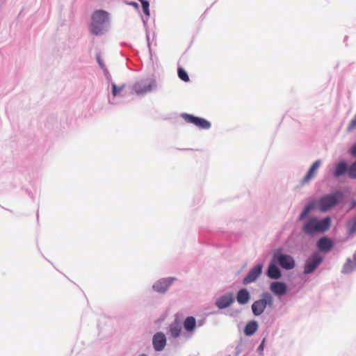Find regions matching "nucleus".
I'll use <instances>...</instances> for the list:
<instances>
[{
  "mask_svg": "<svg viewBox=\"0 0 356 356\" xmlns=\"http://www.w3.org/2000/svg\"><path fill=\"white\" fill-rule=\"evenodd\" d=\"M97 60H98V63H99V65H102V61H101L100 58L99 56L97 57Z\"/></svg>",
  "mask_w": 356,
  "mask_h": 356,
  "instance_id": "nucleus-32",
  "label": "nucleus"
},
{
  "mask_svg": "<svg viewBox=\"0 0 356 356\" xmlns=\"http://www.w3.org/2000/svg\"><path fill=\"white\" fill-rule=\"evenodd\" d=\"M348 175L352 179H356V161L348 168Z\"/></svg>",
  "mask_w": 356,
  "mask_h": 356,
  "instance_id": "nucleus-27",
  "label": "nucleus"
},
{
  "mask_svg": "<svg viewBox=\"0 0 356 356\" xmlns=\"http://www.w3.org/2000/svg\"><path fill=\"white\" fill-rule=\"evenodd\" d=\"M342 195L340 192H336L333 194L326 195L318 200L319 209L325 212L334 208L339 202V200Z\"/></svg>",
  "mask_w": 356,
  "mask_h": 356,
  "instance_id": "nucleus-4",
  "label": "nucleus"
},
{
  "mask_svg": "<svg viewBox=\"0 0 356 356\" xmlns=\"http://www.w3.org/2000/svg\"><path fill=\"white\" fill-rule=\"evenodd\" d=\"M174 280L173 277L161 280L154 284L153 289L159 293H164L168 290Z\"/></svg>",
  "mask_w": 356,
  "mask_h": 356,
  "instance_id": "nucleus-10",
  "label": "nucleus"
},
{
  "mask_svg": "<svg viewBox=\"0 0 356 356\" xmlns=\"http://www.w3.org/2000/svg\"><path fill=\"white\" fill-rule=\"evenodd\" d=\"M347 171V165L346 163L341 162L336 165L335 170L334 172V176L339 177L343 175Z\"/></svg>",
  "mask_w": 356,
  "mask_h": 356,
  "instance_id": "nucleus-21",
  "label": "nucleus"
},
{
  "mask_svg": "<svg viewBox=\"0 0 356 356\" xmlns=\"http://www.w3.org/2000/svg\"><path fill=\"white\" fill-rule=\"evenodd\" d=\"M317 247L321 251L328 252L333 248V242L329 238L322 237L318 241Z\"/></svg>",
  "mask_w": 356,
  "mask_h": 356,
  "instance_id": "nucleus-14",
  "label": "nucleus"
},
{
  "mask_svg": "<svg viewBox=\"0 0 356 356\" xmlns=\"http://www.w3.org/2000/svg\"><path fill=\"white\" fill-rule=\"evenodd\" d=\"M356 268V261H352L350 259H348L346 264L343 266L342 273H349L352 272Z\"/></svg>",
  "mask_w": 356,
  "mask_h": 356,
  "instance_id": "nucleus-22",
  "label": "nucleus"
},
{
  "mask_svg": "<svg viewBox=\"0 0 356 356\" xmlns=\"http://www.w3.org/2000/svg\"><path fill=\"white\" fill-rule=\"evenodd\" d=\"M102 24H98L97 23L92 22L91 25H90L91 32L94 35H96L101 34L102 31Z\"/></svg>",
  "mask_w": 356,
  "mask_h": 356,
  "instance_id": "nucleus-24",
  "label": "nucleus"
},
{
  "mask_svg": "<svg viewBox=\"0 0 356 356\" xmlns=\"http://www.w3.org/2000/svg\"><path fill=\"white\" fill-rule=\"evenodd\" d=\"M321 165V161L317 160L309 168L308 172L305 176V177L302 180V184H305L307 182H309L315 176V174L318 169L319 168Z\"/></svg>",
  "mask_w": 356,
  "mask_h": 356,
  "instance_id": "nucleus-15",
  "label": "nucleus"
},
{
  "mask_svg": "<svg viewBox=\"0 0 356 356\" xmlns=\"http://www.w3.org/2000/svg\"><path fill=\"white\" fill-rule=\"evenodd\" d=\"M234 302L232 293H226L220 297L216 301V305L220 309H225L229 307Z\"/></svg>",
  "mask_w": 356,
  "mask_h": 356,
  "instance_id": "nucleus-11",
  "label": "nucleus"
},
{
  "mask_svg": "<svg viewBox=\"0 0 356 356\" xmlns=\"http://www.w3.org/2000/svg\"><path fill=\"white\" fill-rule=\"evenodd\" d=\"M356 258V253L354 254V259H355Z\"/></svg>",
  "mask_w": 356,
  "mask_h": 356,
  "instance_id": "nucleus-33",
  "label": "nucleus"
},
{
  "mask_svg": "<svg viewBox=\"0 0 356 356\" xmlns=\"http://www.w3.org/2000/svg\"><path fill=\"white\" fill-rule=\"evenodd\" d=\"M196 326V320L193 316L187 317L184 321V327L188 332L193 331Z\"/></svg>",
  "mask_w": 356,
  "mask_h": 356,
  "instance_id": "nucleus-20",
  "label": "nucleus"
},
{
  "mask_svg": "<svg viewBox=\"0 0 356 356\" xmlns=\"http://www.w3.org/2000/svg\"><path fill=\"white\" fill-rule=\"evenodd\" d=\"M181 331V325L179 322L175 321L170 327V332L172 337L176 338L179 336Z\"/></svg>",
  "mask_w": 356,
  "mask_h": 356,
  "instance_id": "nucleus-19",
  "label": "nucleus"
},
{
  "mask_svg": "<svg viewBox=\"0 0 356 356\" xmlns=\"http://www.w3.org/2000/svg\"><path fill=\"white\" fill-rule=\"evenodd\" d=\"M350 152L352 156H356V143L352 146Z\"/></svg>",
  "mask_w": 356,
  "mask_h": 356,
  "instance_id": "nucleus-30",
  "label": "nucleus"
},
{
  "mask_svg": "<svg viewBox=\"0 0 356 356\" xmlns=\"http://www.w3.org/2000/svg\"><path fill=\"white\" fill-rule=\"evenodd\" d=\"M322 261L323 257L320 256L318 253H314L311 257H309L305 265L304 273H312L319 266Z\"/></svg>",
  "mask_w": 356,
  "mask_h": 356,
  "instance_id": "nucleus-6",
  "label": "nucleus"
},
{
  "mask_svg": "<svg viewBox=\"0 0 356 356\" xmlns=\"http://www.w3.org/2000/svg\"><path fill=\"white\" fill-rule=\"evenodd\" d=\"M264 342H265V339H264V340L262 341V342H261V344L259 345V349L263 350V348H264Z\"/></svg>",
  "mask_w": 356,
  "mask_h": 356,
  "instance_id": "nucleus-31",
  "label": "nucleus"
},
{
  "mask_svg": "<svg viewBox=\"0 0 356 356\" xmlns=\"http://www.w3.org/2000/svg\"><path fill=\"white\" fill-rule=\"evenodd\" d=\"M314 208V203H310L308 205H307L305 207L303 211L300 215L299 220H302Z\"/></svg>",
  "mask_w": 356,
  "mask_h": 356,
  "instance_id": "nucleus-23",
  "label": "nucleus"
},
{
  "mask_svg": "<svg viewBox=\"0 0 356 356\" xmlns=\"http://www.w3.org/2000/svg\"><path fill=\"white\" fill-rule=\"evenodd\" d=\"M124 85H122L120 86H117L115 83L112 84V94L113 96H117L119 95L122 90L124 89Z\"/></svg>",
  "mask_w": 356,
  "mask_h": 356,
  "instance_id": "nucleus-28",
  "label": "nucleus"
},
{
  "mask_svg": "<svg viewBox=\"0 0 356 356\" xmlns=\"http://www.w3.org/2000/svg\"><path fill=\"white\" fill-rule=\"evenodd\" d=\"M272 260L285 270H291L296 266L294 259L291 255L283 253L282 248L275 250Z\"/></svg>",
  "mask_w": 356,
  "mask_h": 356,
  "instance_id": "nucleus-2",
  "label": "nucleus"
},
{
  "mask_svg": "<svg viewBox=\"0 0 356 356\" xmlns=\"http://www.w3.org/2000/svg\"><path fill=\"white\" fill-rule=\"evenodd\" d=\"M177 74H178L179 78L180 79H181L182 81H184L185 82L189 81V80H190L189 76H188L187 72H186V70L184 69H183L182 67L178 68Z\"/></svg>",
  "mask_w": 356,
  "mask_h": 356,
  "instance_id": "nucleus-25",
  "label": "nucleus"
},
{
  "mask_svg": "<svg viewBox=\"0 0 356 356\" xmlns=\"http://www.w3.org/2000/svg\"><path fill=\"white\" fill-rule=\"evenodd\" d=\"M347 229L350 234H353L356 232V218L350 220L347 222Z\"/></svg>",
  "mask_w": 356,
  "mask_h": 356,
  "instance_id": "nucleus-26",
  "label": "nucleus"
},
{
  "mask_svg": "<svg viewBox=\"0 0 356 356\" xmlns=\"http://www.w3.org/2000/svg\"><path fill=\"white\" fill-rule=\"evenodd\" d=\"M263 266L262 264H258L253 267L248 272V275L244 277L243 280V284H248L254 282L257 277L261 275Z\"/></svg>",
  "mask_w": 356,
  "mask_h": 356,
  "instance_id": "nucleus-7",
  "label": "nucleus"
},
{
  "mask_svg": "<svg viewBox=\"0 0 356 356\" xmlns=\"http://www.w3.org/2000/svg\"><path fill=\"white\" fill-rule=\"evenodd\" d=\"M143 7V10L145 15L149 16V2L145 0H140Z\"/></svg>",
  "mask_w": 356,
  "mask_h": 356,
  "instance_id": "nucleus-29",
  "label": "nucleus"
},
{
  "mask_svg": "<svg viewBox=\"0 0 356 356\" xmlns=\"http://www.w3.org/2000/svg\"><path fill=\"white\" fill-rule=\"evenodd\" d=\"M272 307L273 306V297L268 293H263L261 298L254 301L252 305V311L254 316H259L264 312L266 307Z\"/></svg>",
  "mask_w": 356,
  "mask_h": 356,
  "instance_id": "nucleus-3",
  "label": "nucleus"
},
{
  "mask_svg": "<svg viewBox=\"0 0 356 356\" xmlns=\"http://www.w3.org/2000/svg\"><path fill=\"white\" fill-rule=\"evenodd\" d=\"M181 117L187 123L193 124L200 129H209L211 127V123L204 118L196 117L188 113H182Z\"/></svg>",
  "mask_w": 356,
  "mask_h": 356,
  "instance_id": "nucleus-5",
  "label": "nucleus"
},
{
  "mask_svg": "<svg viewBox=\"0 0 356 356\" xmlns=\"http://www.w3.org/2000/svg\"><path fill=\"white\" fill-rule=\"evenodd\" d=\"M250 294L246 289L239 290L236 294V300L240 305H245L248 302Z\"/></svg>",
  "mask_w": 356,
  "mask_h": 356,
  "instance_id": "nucleus-16",
  "label": "nucleus"
},
{
  "mask_svg": "<svg viewBox=\"0 0 356 356\" xmlns=\"http://www.w3.org/2000/svg\"><path fill=\"white\" fill-rule=\"evenodd\" d=\"M166 345V338L163 333L157 332L153 337L154 348L156 351L162 350Z\"/></svg>",
  "mask_w": 356,
  "mask_h": 356,
  "instance_id": "nucleus-9",
  "label": "nucleus"
},
{
  "mask_svg": "<svg viewBox=\"0 0 356 356\" xmlns=\"http://www.w3.org/2000/svg\"><path fill=\"white\" fill-rule=\"evenodd\" d=\"M270 290L277 296H283L286 293L287 286L282 282H273L270 285Z\"/></svg>",
  "mask_w": 356,
  "mask_h": 356,
  "instance_id": "nucleus-12",
  "label": "nucleus"
},
{
  "mask_svg": "<svg viewBox=\"0 0 356 356\" xmlns=\"http://www.w3.org/2000/svg\"><path fill=\"white\" fill-rule=\"evenodd\" d=\"M258 327V323L256 321H250L246 324L244 328V334L246 336H251L256 332Z\"/></svg>",
  "mask_w": 356,
  "mask_h": 356,
  "instance_id": "nucleus-17",
  "label": "nucleus"
},
{
  "mask_svg": "<svg viewBox=\"0 0 356 356\" xmlns=\"http://www.w3.org/2000/svg\"><path fill=\"white\" fill-rule=\"evenodd\" d=\"M331 225V218L326 217L318 219L316 217L310 218L304 225L302 230L307 234L312 235L315 233L325 232Z\"/></svg>",
  "mask_w": 356,
  "mask_h": 356,
  "instance_id": "nucleus-1",
  "label": "nucleus"
},
{
  "mask_svg": "<svg viewBox=\"0 0 356 356\" xmlns=\"http://www.w3.org/2000/svg\"><path fill=\"white\" fill-rule=\"evenodd\" d=\"M268 276L271 279H279L282 276L281 271L275 264H271L268 268Z\"/></svg>",
  "mask_w": 356,
  "mask_h": 356,
  "instance_id": "nucleus-18",
  "label": "nucleus"
},
{
  "mask_svg": "<svg viewBox=\"0 0 356 356\" xmlns=\"http://www.w3.org/2000/svg\"><path fill=\"white\" fill-rule=\"evenodd\" d=\"M153 82L149 80H142L134 84L133 90L138 95L147 92L152 90Z\"/></svg>",
  "mask_w": 356,
  "mask_h": 356,
  "instance_id": "nucleus-8",
  "label": "nucleus"
},
{
  "mask_svg": "<svg viewBox=\"0 0 356 356\" xmlns=\"http://www.w3.org/2000/svg\"><path fill=\"white\" fill-rule=\"evenodd\" d=\"M92 22L98 24H104L108 19V13L102 10L95 11L92 16Z\"/></svg>",
  "mask_w": 356,
  "mask_h": 356,
  "instance_id": "nucleus-13",
  "label": "nucleus"
}]
</instances>
